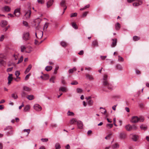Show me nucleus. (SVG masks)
I'll return each mask as SVG.
<instances>
[{
  "label": "nucleus",
  "mask_w": 149,
  "mask_h": 149,
  "mask_svg": "<svg viewBox=\"0 0 149 149\" xmlns=\"http://www.w3.org/2000/svg\"><path fill=\"white\" fill-rule=\"evenodd\" d=\"M30 75H31V74H30V73H29V74H27V75H26V77H25V80H28L29 79Z\"/></svg>",
  "instance_id": "nucleus-60"
},
{
  "label": "nucleus",
  "mask_w": 149,
  "mask_h": 149,
  "mask_svg": "<svg viewBox=\"0 0 149 149\" xmlns=\"http://www.w3.org/2000/svg\"><path fill=\"white\" fill-rule=\"evenodd\" d=\"M93 101L91 100H89L88 102V104L90 106H91L93 104Z\"/></svg>",
  "instance_id": "nucleus-55"
},
{
  "label": "nucleus",
  "mask_w": 149,
  "mask_h": 149,
  "mask_svg": "<svg viewBox=\"0 0 149 149\" xmlns=\"http://www.w3.org/2000/svg\"><path fill=\"white\" fill-rule=\"evenodd\" d=\"M52 68V67L51 66H46L45 68V70L47 71H50Z\"/></svg>",
  "instance_id": "nucleus-28"
},
{
  "label": "nucleus",
  "mask_w": 149,
  "mask_h": 149,
  "mask_svg": "<svg viewBox=\"0 0 149 149\" xmlns=\"http://www.w3.org/2000/svg\"><path fill=\"white\" fill-rule=\"evenodd\" d=\"M27 95L26 93L24 91H23L21 93V95L22 97H25Z\"/></svg>",
  "instance_id": "nucleus-48"
},
{
  "label": "nucleus",
  "mask_w": 149,
  "mask_h": 149,
  "mask_svg": "<svg viewBox=\"0 0 149 149\" xmlns=\"http://www.w3.org/2000/svg\"><path fill=\"white\" fill-rule=\"evenodd\" d=\"M10 10V8L8 6H5L3 8V10L5 11L9 12Z\"/></svg>",
  "instance_id": "nucleus-20"
},
{
  "label": "nucleus",
  "mask_w": 149,
  "mask_h": 149,
  "mask_svg": "<svg viewBox=\"0 0 149 149\" xmlns=\"http://www.w3.org/2000/svg\"><path fill=\"white\" fill-rule=\"evenodd\" d=\"M72 26L75 29H78V27L76 24L74 22H72Z\"/></svg>",
  "instance_id": "nucleus-39"
},
{
  "label": "nucleus",
  "mask_w": 149,
  "mask_h": 149,
  "mask_svg": "<svg viewBox=\"0 0 149 149\" xmlns=\"http://www.w3.org/2000/svg\"><path fill=\"white\" fill-rule=\"evenodd\" d=\"M139 121H140L141 122H143V121L144 118L143 117H141L140 118H139Z\"/></svg>",
  "instance_id": "nucleus-51"
},
{
  "label": "nucleus",
  "mask_w": 149,
  "mask_h": 149,
  "mask_svg": "<svg viewBox=\"0 0 149 149\" xmlns=\"http://www.w3.org/2000/svg\"><path fill=\"white\" fill-rule=\"evenodd\" d=\"M140 39V38L139 37L136 36H134L133 37V40L134 41H137V40H139Z\"/></svg>",
  "instance_id": "nucleus-40"
},
{
  "label": "nucleus",
  "mask_w": 149,
  "mask_h": 149,
  "mask_svg": "<svg viewBox=\"0 0 149 149\" xmlns=\"http://www.w3.org/2000/svg\"><path fill=\"white\" fill-rule=\"evenodd\" d=\"M60 5L62 7H65V6H66L65 1L64 0H62L61 2Z\"/></svg>",
  "instance_id": "nucleus-29"
},
{
  "label": "nucleus",
  "mask_w": 149,
  "mask_h": 149,
  "mask_svg": "<svg viewBox=\"0 0 149 149\" xmlns=\"http://www.w3.org/2000/svg\"><path fill=\"white\" fill-rule=\"evenodd\" d=\"M32 68V65L31 64H30L28 66V67L26 68V70L24 72V73L25 74L28 73L31 69Z\"/></svg>",
  "instance_id": "nucleus-19"
},
{
  "label": "nucleus",
  "mask_w": 149,
  "mask_h": 149,
  "mask_svg": "<svg viewBox=\"0 0 149 149\" xmlns=\"http://www.w3.org/2000/svg\"><path fill=\"white\" fill-rule=\"evenodd\" d=\"M7 24V22L5 20H3L1 22V25L2 27L5 26Z\"/></svg>",
  "instance_id": "nucleus-21"
},
{
  "label": "nucleus",
  "mask_w": 149,
  "mask_h": 149,
  "mask_svg": "<svg viewBox=\"0 0 149 149\" xmlns=\"http://www.w3.org/2000/svg\"><path fill=\"white\" fill-rule=\"evenodd\" d=\"M120 28V24L119 23H117L115 24V28L116 30H119Z\"/></svg>",
  "instance_id": "nucleus-27"
},
{
  "label": "nucleus",
  "mask_w": 149,
  "mask_h": 149,
  "mask_svg": "<svg viewBox=\"0 0 149 149\" xmlns=\"http://www.w3.org/2000/svg\"><path fill=\"white\" fill-rule=\"evenodd\" d=\"M113 126L112 124H108L107 125V126L109 128H111Z\"/></svg>",
  "instance_id": "nucleus-52"
},
{
  "label": "nucleus",
  "mask_w": 149,
  "mask_h": 149,
  "mask_svg": "<svg viewBox=\"0 0 149 149\" xmlns=\"http://www.w3.org/2000/svg\"><path fill=\"white\" fill-rule=\"evenodd\" d=\"M78 84V82L76 81H74L71 83L72 85H77Z\"/></svg>",
  "instance_id": "nucleus-59"
},
{
  "label": "nucleus",
  "mask_w": 149,
  "mask_h": 149,
  "mask_svg": "<svg viewBox=\"0 0 149 149\" xmlns=\"http://www.w3.org/2000/svg\"><path fill=\"white\" fill-rule=\"evenodd\" d=\"M77 121L76 118H73L70 120V123L71 124H74L76 123H77Z\"/></svg>",
  "instance_id": "nucleus-18"
},
{
  "label": "nucleus",
  "mask_w": 149,
  "mask_h": 149,
  "mask_svg": "<svg viewBox=\"0 0 149 149\" xmlns=\"http://www.w3.org/2000/svg\"><path fill=\"white\" fill-rule=\"evenodd\" d=\"M77 91L78 93H81L82 91V89L79 88H77Z\"/></svg>",
  "instance_id": "nucleus-61"
},
{
  "label": "nucleus",
  "mask_w": 149,
  "mask_h": 149,
  "mask_svg": "<svg viewBox=\"0 0 149 149\" xmlns=\"http://www.w3.org/2000/svg\"><path fill=\"white\" fill-rule=\"evenodd\" d=\"M61 44L62 46L64 47H66L67 46L66 43L65 42L63 41L61 42Z\"/></svg>",
  "instance_id": "nucleus-44"
},
{
  "label": "nucleus",
  "mask_w": 149,
  "mask_h": 149,
  "mask_svg": "<svg viewBox=\"0 0 149 149\" xmlns=\"http://www.w3.org/2000/svg\"><path fill=\"white\" fill-rule=\"evenodd\" d=\"M30 109V107L29 105H27L24 107V112L29 111Z\"/></svg>",
  "instance_id": "nucleus-22"
},
{
  "label": "nucleus",
  "mask_w": 149,
  "mask_h": 149,
  "mask_svg": "<svg viewBox=\"0 0 149 149\" xmlns=\"http://www.w3.org/2000/svg\"><path fill=\"white\" fill-rule=\"evenodd\" d=\"M12 97L14 99H16L17 97V95L15 93H13L12 94Z\"/></svg>",
  "instance_id": "nucleus-49"
},
{
  "label": "nucleus",
  "mask_w": 149,
  "mask_h": 149,
  "mask_svg": "<svg viewBox=\"0 0 149 149\" xmlns=\"http://www.w3.org/2000/svg\"><path fill=\"white\" fill-rule=\"evenodd\" d=\"M116 68L119 70H123V68L121 65L120 64H118L116 66Z\"/></svg>",
  "instance_id": "nucleus-34"
},
{
  "label": "nucleus",
  "mask_w": 149,
  "mask_h": 149,
  "mask_svg": "<svg viewBox=\"0 0 149 149\" xmlns=\"http://www.w3.org/2000/svg\"><path fill=\"white\" fill-rule=\"evenodd\" d=\"M86 77L87 79L91 81L93 80L94 78L93 75L88 74H86Z\"/></svg>",
  "instance_id": "nucleus-12"
},
{
  "label": "nucleus",
  "mask_w": 149,
  "mask_h": 149,
  "mask_svg": "<svg viewBox=\"0 0 149 149\" xmlns=\"http://www.w3.org/2000/svg\"><path fill=\"white\" fill-rule=\"evenodd\" d=\"M41 140L43 142H47L48 141V139H42Z\"/></svg>",
  "instance_id": "nucleus-64"
},
{
  "label": "nucleus",
  "mask_w": 149,
  "mask_h": 149,
  "mask_svg": "<svg viewBox=\"0 0 149 149\" xmlns=\"http://www.w3.org/2000/svg\"><path fill=\"white\" fill-rule=\"evenodd\" d=\"M139 107L142 108L143 109L144 108V104L142 103H141L139 104Z\"/></svg>",
  "instance_id": "nucleus-54"
},
{
  "label": "nucleus",
  "mask_w": 149,
  "mask_h": 149,
  "mask_svg": "<svg viewBox=\"0 0 149 149\" xmlns=\"http://www.w3.org/2000/svg\"><path fill=\"white\" fill-rule=\"evenodd\" d=\"M4 38V36L3 35H2L0 37V41H2Z\"/></svg>",
  "instance_id": "nucleus-57"
},
{
  "label": "nucleus",
  "mask_w": 149,
  "mask_h": 149,
  "mask_svg": "<svg viewBox=\"0 0 149 149\" xmlns=\"http://www.w3.org/2000/svg\"><path fill=\"white\" fill-rule=\"evenodd\" d=\"M32 51L31 47H26V52L27 53H30Z\"/></svg>",
  "instance_id": "nucleus-35"
},
{
  "label": "nucleus",
  "mask_w": 149,
  "mask_h": 149,
  "mask_svg": "<svg viewBox=\"0 0 149 149\" xmlns=\"http://www.w3.org/2000/svg\"><path fill=\"white\" fill-rule=\"evenodd\" d=\"M42 73L43 74L44 77L46 78V79H48L49 77V75L48 74H43L42 72Z\"/></svg>",
  "instance_id": "nucleus-58"
},
{
  "label": "nucleus",
  "mask_w": 149,
  "mask_h": 149,
  "mask_svg": "<svg viewBox=\"0 0 149 149\" xmlns=\"http://www.w3.org/2000/svg\"><path fill=\"white\" fill-rule=\"evenodd\" d=\"M140 127L141 129L142 130H147V127L146 125H141L140 126Z\"/></svg>",
  "instance_id": "nucleus-25"
},
{
  "label": "nucleus",
  "mask_w": 149,
  "mask_h": 149,
  "mask_svg": "<svg viewBox=\"0 0 149 149\" xmlns=\"http://www.w3.org/2000/svg\"><path fill=\"white\" fill-rule=\"evenodd\" d=\"M77 70L76 68L74 67L72 69H70L69 70V73H72L74 72V71H76Z\"/></svg>",
  "instance_id": "nucleus-36"
},
{
  "label": "nucleus",
  "mask_w": 149,
  "mask_h": 149,
  "mask_svg": "<svg viewBox=\"0 0 149 149\" xmlns=\"http://www.w3.org/2000/svg\"><path fill=\"white\" fill-rule=\"evenodd\" d=\"M23 57L22 56L20 58V59L19 60L17 64H19L21 63L23 61Z\"/></svg>",
  "instance_id": "nucleus-50"
},
{
  "label": "nucleus",
  "mask_w": 149,
  "mask_h": 149,
  "mask_svg": "<svg viewBox=\"0 0 149 149\" xmlns=\"http://www.w3.org/2000/svg\"><path fill=\"white\" fill-rule=\"evenodd\" d=\"M119 147V145L117 143H116L113 146V149H115L116 148H118Z\"/></svg>",
  "instance_id": "nucleus-45"
},
{
  "label": "nucleus",
  "mask_w": 149,
  "mask_h": 149,
  "mask_svg": "<svg viewBox=\"0 0 149 149\" xmlns=\"http://www.w3.org/2000/svg\"><path fill=\"white\" fill-rule=\"evenodd\" d=\"M5 130H13L12 127L11 126H8L5 129Z\"/></svg>",
  "instance_id": "nucleus-53"
},
{
  "label": "nucleus",
  "mask_w": 149,
  "mask_h": 149,
  "mask_svg": "<svg viewBox=\"0 0 149 149\" xmlns=\"http://www.w3.org/2000/svg\"><path fill=\"white\" fill-rule=\"evenodd\" d=\"M35 34L36 38L38 39H40L42 37L43 32L41 31H39L36 32Z\"/></svg>",
  "instance_id": "nucleus-4"
},
{
  "label": "nucleus",
  "mask_w": 149,
  "mask_h": 149,
  "mask_svg": "<svg viewBox=\"0 0 149 149\" xmlns=\"http://www.w3.org/2000/svg\"><path fill=\"white\" fill-rule=\"evenodd\" d=\"M77 13H72L70 15V17H75L77 16Z\"/></svg>",
  "instance_id": "nucleus-43"
},
{
  "label": "nucleus",
  "mask_w": 149,
  "mask_h": 149,
  "mask_svg": "<svg viewBox=\"0 0 149 149\" xmlns=\"http://www.w3.org/2000/svg\"><path fill=\"white\" fill-rule=\"evenodd\" d=\"M6 59V54H0V64L2 65H4V63L5 61L4 59Z\"/></svg>",
  "instance_id": "nucleus-3"
},
{
  "label": "nucleus",
  "mask_w": 149,
  "mask_h": 149,
  "mask_svg": "<svg viewBox=\"0 0 149 149\" xmlns=\"http://www.w3.org/2000/svg\"><path fill=\"white\" fill-rule=\"evenodd\" d=\"M59 91H61L63 92H66L68 91V89L66 87H61L59 88Z\"/></svg>",
  "instance_id": "nucleus-16"
},
{
  "label": "nucleus",
  "mask_w": 149,
  "mask_h": 149,
  "mask_svg": "<svg viewBox=\"0 0 149 149\" xmlns=\"http://www.w3.org/2000/svg\"><path fill=\"white\" fill-rule=\"evenodd\" d=\"M67 114L68 116H74V115L73 112H71L69 111L68 112Z\"/></svg>",
  "instance_id": "nucleus-38"
},
{
  "label": "nucleus",
  "mask_w": 149,
  "mask_h": 149,
  "mask_svg": "<svg viewBox=\"0 0 149 149\" xmlns=\"http://www.w3.org/2000/svg\"><path fill=\"white\" fill-rule=\"evenodd\" d=\"M49 25V24L48 23H46L45 24V25L44 26V29H46L48 27Z\"/></svg>",
  "instance_id": "nucleus-56"
},
{
  "label": "nucleus",
  "mask_w": 149,
  "mask_h": 149,
  "mask_svg": "<svg viewBox=\"0 0 149 149\" xmlns=\"http://www.w3.org/2000/svg\"><path fill=\"white\" fill-rule=\"evenodd\" d=\"M40 20L39 19H36L34 21V22L35 23H36L35 25H36V24L38 25L40 23Z\"/></svg>",
  "instance_id": "nucleus-37"
},
{
  "label": "nucleus",
  "mask_w": 149,
  "mask_h": 149,
  "mask_svg": "<svg viewBox=\"0 0 149 149\" xmlns=\"http://www.w3.org/2000/svg\"><path fill=\"white\" fill-rule=\"evenodd\" d=\"M139 121V118L137 116H133L132 117L130 121L134 123H137Z\"/></svg>",
  "instance_id": "nucleus-7"
},
{
  "label": "nucleus",
  "mask_w": 149,
  "mask_h": 149,
  "mask_svg": "<svg viewBox=\"0 0 149 149\" xmlns=\"http://www.w3.org/2000/svg\"><path fill=\"white\" fill-rule=\"evenodd\" d=\"M89 12L88 11H86L84 12L82 15L81 16V17L84 18L86 17L88 14Z\"/></svg>",
  "instance_id": "nucleus-32"
},
{
  "label": "nucleus",
  "mask_w": 149,
  "mask_h": 149,
  "mask_svg": "<svg viewBox=\"0 0 149 149\" xmlns=\"http://www.w3.org/2000/svg\"><path fill=\"white\" fill-rule=\"evenodd\" d=\"M23 25L26 26H28V24L27 22L25 21H23Z\"/></svg>",
  "instance_id": "nucleus-62"
},
{
  "label": "nucleus",
  "mask_w": 149,
  "mask_h": 149,
  "mask_svg": "<svg viewBox=\"0 0 149 149\" xmlns=\"http://www.w3.org/2000/svg\"><path fill=\"white\" fill-rule=\"evenodd\" d=\"M59 68V66L58 65H56V67L55 69L54 70V74H56L57 73V71Z\"/></svg>",
  "instance_id": "nucleus-46"
},
{
  "label": "nucleus",
  "mask_w": 149,
  "mask_h": 149,
  "mask_svg": "<svg viewBox=\"0 0 149 149\" xmlns=\"http://www.w3.org/2000/svg\"><path fill=\"white\" fill-rule=\"evenodd\" d=\"M136 2L133 3V5L134 6H138L143 3V1L141 0H136Z\"/></svg>",
  "instance_id": "nucleus-5"
},
{
  "label": "nucleus",
  "mask_w": 149,
  "mask_h": 149,
  "mask_svg": "<svg viewBox=\"0 0 149 149\" xmlns=\"http://www.w3.org/2000/svg\"><path fill=\"white\" fill-rule=\"evenodd\" d=\"M20 73L19 71H16L15 73V74L16 76L17 79H20V77H19V75H20Z\"/></svg>",
  "instance_id": "nucleus-33"
},
{
  "label": "nucleus",
  "mask_w": 149,
  "mask_h": 149,
  "mask_svg": "<svg viewBox=\"0 0 149 149\" xmlns=\"http://www.w3.org/2000/svg\"><path fill=\"white\" fill-rule=\"evenodd\" d=\"M38 2L39 3L42 4L44 3V0H38Z\"/></svg>",
  "instance_id": "nucleus-63"
},
{
  "label": "nucleus",
  "mask_w": 149,
  "mask_h": 149,
  "mask_svg": "<svg viewBox=\"0 0 149 149\" xmlns=\"http://www.w3.org/2000/svg\"><path fill=\"white\" fill-rule=\"evenodd\" d=\"M103 85L108 89L111 90L112 89V86L109 83L108 80V76L107 74H104L103 76Z\"/></svg>",
  "instance_id": "nucleus-1"
},
{
  "label": "nucleus",
  "mask_w": 149,
  "mask_h": 149,
  "mask_svg": "<svg viewBox=\"0 0 149 149\" xmlns=\"http://www.w3.org/2000/svg\"><path fill=\"white\" fill-rule=\"evenodd\" d=\"M118 61H120L123 62L124 61V59L120 56H118Z\"/></svg>",
  "instance_id": "nucleus-47"
},
{
  "label": "nucleus",
  "mask_w": 149,
  "mask_h": 149,
  "mask_svg": "<svg viewBox=\"0 0 149 149\" xmlns=\"http://www.w3.org/2000/svg\"><path fill=\"white\" fill-rule=\"evenodd\" d=\"M56 149H60L61 147L59 143H57L55 145Z\"/></svg>",
  "instance_id": "nucleus-41"
},
{
  "label": "nucleus",
  "mask_w": 149,
  "mask_h": 149,
  "mask_svg": "<svg viewBox=\"0 0 149 149\" xmlns=\"http://www.w3.org/2000/svg\"><path fill=\"white\" fill-rule=\"evenodd\" d=\"M112 43L111 45V47H115L117 44V40L116 38H114L112 39Z\"/></svg>",
  "instance_id": "nucleus-11"
},
{
  "label": "nucleus",
  "mask_w": 149,
  "mask_h": 149,
  "mask_svg": "<svg viewBox=\"0 0 149 149\" xmlns=\"http://www.w3.org/2000/svg\"><path fill=\"white\" fill-rule=\"evenodd\" d=\"M77 125L78 127L80 129H82L83 128V123L80 121H78L77 122Z\"/></svg>",
  "instance_id": "nucleus-14"
},
{
  "label": "nucleus",
  "mask_w": 149,
  "mask_h": 149,
  "mask_svg": "<svg viewBox=\"0 0 149 149\" xmlns=\"http://www.w3.org/2000/svg\"><path fill=\"white\" fill-rule=\"evenodd\" d=\"M53 0H51L47 2V7H48V8L49 7L51 6L53 3Z\"/></svg>",
  "instance_id": "nucleus-24"
},
{
  "label": "nucleus",
  "mask_w": 149,
  "mask_h": 149,
  "mask_svg": "<svg viewBox=\"0 0 149 149\" xmlns=\"http://www.w3.org/2000/svg\"><path fill=\"white\" fill-rule=\"evenodd\" d=\"M30 38L29 34V33H25L23 35V39L25 40H28Z\"/></svg>",
  "instance_id": "nucleus-8"
},
{
  "label": "nucleus",
  "mask_w": 149,
  "mask_h": 149,
  "mask_svg": "<svg viewBox=\"0 0 149 149\" xmlns=\"http://www.w3.org/2000/svg\"><path fill=\"white\" fill-rule=\"evenodd\" d=\"M92 45L94 46H98V45L97 42L96 40H95L93 41L92 42Z\"/></svg>",
  "instance_id": "nucleus-42"
},
{
  "label": "nucleus",
  "mask_w": 149,
  "mask_h": 149,
  "mask_svg": "<svg viewBox=\"0 0 149 149\" xmlns=\"http://www.w3.org/2000/svg\"><path fill=\"white\" fill-rule=\"evenodd\" d=\"M26 98L29 100H31L34 99V96L32 95H28L26 96Z\"/></svg>",
  "instance_id": "nucleus-17"
},
{
  "label": "nucleus",
  "mask_w": 149,
  "mask_h": 149,
  "mask_svg": "<svg viewBox=\"0 0 149 149\" xmlns=\"http://www.w3.org/2000/svg\"><path fill=\"white\" fill-rule=\"evenodd\" d=\"M125 128L127 130H134L138 129L136 125H131L129 124L125 126Z\"/></svg>",
  "instance_id": "nucleus-2"
},
{
  "label": "nucleus",
  "mask_w": 149,
  "mask_h": 149,
  "mask_svg": "<svg viewBox=\"0 0 149 149\" xmlns=\"http://www.w3.org/2000/svg\"><path fill=\"white\" fill-rule=\"evenodd\" d=\"M20 10L19 9H16L15 10L14 14L16 17H19L20 15Z\"/></svg>",
  "instance_id": "nucleus-13"
},
{
  "label": "nucleus",
  "mask_w": 149,
  "mask_h": 149,
  "mask_svg": "<svg viewBox=\"0 0 149 149\" xmlns=\"http://www.w3.org/2000/svg\"><path fill=\"white\" fill-rule=\"evenodd\" d=\"M12 75H13L12 74H9L8 77V84H9L11 83V82L13 80Z\"/></svg>",
  "instance_id": "nucleus-15"
},
{
  "label": "nucleus",
  "mask_w": 149,
  "mask_h": 149,
  "mask_svg": "<svg viewBox=\"0 0 149 149\" xmlns=\"http://www.w3.org/2000/svg\"><path fill=\"white\" fill-rule=\"evenodd\" d=\"M23 90L24 91L28 92L30 91L31 90V89L30 88L26 86H24V87H23Z\"/></svg>",
  "instance_id": "nucleus-26"
},
{
  "label": "nucleus",
  "mask_w": 149,
  "mask_h": 149,
  "mask_svg": "<svg viewBox=\"0 0 149 149\" xmlns=\"http://www.w3.org/2000/svg\"><path fill=\"white\" fill-rule=\"evenodd\" d=\"M131 138L134 141H136L139 138V136L136 134H132L131 135Z\"/></svg>",
  "instance_id": "nucleus-9"
},
{
  "label": "nucleus",
  "mask_w": 149,
  "mask_h": 149,
  "mask_svg": "<svg viewBox=\"0 0 149 149\" xmlns=\"http://www.w3.org/2000/svg\"><path fill=\"white\" fill-rule=\"evenodd\" d=\"M34 109L36 111H40L41 110L42 107L40 105L36 104L34 105Z\"/></svg>",
  "instance_id": "nucleus-10"
},
{
  "label": "nucleus",
  "mask_w": 149,
  "mask_h": 149,
  "mask_svg": "<svg viewBox=\"0 0 149 149\" xmlns=\"http://www.w3.org/2000/svg\"><path fill=\"white\" fill-rule=\"evenodd\" d=\"M31 14V11L30 10H28L24 16V18L25 19H29L30 16Z\"/></svg>",
  "instance_id": "nucleus-6"
},
{
  "label": "nucleus",
  "mask_w": 149,
  "mask_h": 149,
  "mask_svg": "<svg viewBox=\"0 0 149 149\" xmlns=\"http://www.w3.org/2000/svg\"><path fill=\"white\" fill-rule=\"evenodd\" d=\"M56 79V77L55 76H53L50 78L49 81L51 82L54 83L55 82V80Z\"/></svg>",
  "instance_id": "nucleus-23"
},
{
  "label": "nucleus",
  "mask_w": 149,
  "mask_h": 149,
  "mask_svg": "<svg viewBox=\"0 0 149 149\" xmlns=\"http://www.w3.org/2000/svg\"><path fill=\"white\" fill-rule=\"evenodd\" d=\"M26 47H25L23 45H22L21 47V51L22 52H23L24 51H25L26 52Z\"/></svg>",
  "instance_id": "nucleus-31"
},
{
  "label": "nucleus",
  "mask_w": 149,
  "mask_h": 149,
  "mask_svg": "<svg viewBox=\"0 0 149 149\" xmlns=\"http://www.w3.org/2000/svg\"><path fill=\"white\" fill-rule=\"evenodd\" d=\"M126 135L125 134L121 133L120 135V137L121 139H124L126 138Z\"/></svg>",
  "instance_id": "nucleus-30"
}]
</instances>
